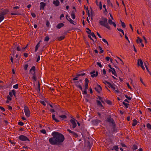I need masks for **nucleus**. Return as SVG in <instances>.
<instances>
[{
	"label": "nucleus",
	"mask_w": 151,
	"mask_h": 151,
	"mask_svg": "<svg viewBox=\"0 0 151 151\" xmlns=\"http://www.w3.org/2000/svg\"><path fill=\"white\" fill-rule=\"evenodd\" d=\"M40 102L41 103V104H43V105H44V106L46 105V104L44 101H41Z\"/></svg>",
	"instance_id": "56"
},
{
	"label": "nucleus",
	"mask_w": 151,
	"mask_h": 151,
	"mask_svg": "<svg viewBox=\"0 0 151 151\" xmlns=\"http://www.w3.org/2000/svg\"><path fill=\"white\" fill-rule=\"evenodd\" d=\"M12 91L13 93V94L14 95V96H15V97H16V91H15L14 90H12Z\"/></svg>",
	"instance_id": "41"
},
{
	"label": "nucleus",
	"mask_w": 151,
	"mask_h": 151,
	"mask_svg": "<svg viewBox=\"0 0 151 151\" xmlns=\"http://www.w3.org/2000/svg\"><path fill=\"white\" fill-rule=\"evenodd\" d=\"M17 50L18 51H20L21 50V49L20 48V47L19 46V45H18V46L17 47Z\"/></svg>",
	"instance_id": "59"
},
{
	"label": "nucleus",
	"mask_w": 151,
	"mask_h": 151,
	"mask_svg": "<svg viewBox=\"0 0 151 151\" xmlns=\"http://www.w3.org/2000/svg\"><path fill=\"white\" fill-rule=\"evenodd\" d=\"M19 138L20 140L22 141H29V140L28 137L22 135L19 136Z\"/></svg>",
	"instance_id": "6"
},
{
	"label": "nucleus",
	"mask_w": 151,
	"mask_h": 151,
	"mask_svg": "<svg viewBox=\"0 0 151 151\" xmlns=\"http://www.w3.org/2000/svg\"><path fill=\"white\" fill-rule=\"evenodd\" d=\"M82 80L81 79L79 81H76L74 82L75 85L78 88L80 89L82 91V88L81 85L80 84L79 82L82 83Z\"/></svg>",
	"instance_id": "4"
},
{
	"label": "nucleus",
	"mask_w": 151,
	"mask_h": 151,
	"mask_svg": "<svg viewBox=\"0 0 151 151\" xmlns=\"http://www.w3.org/2000/svg\"><path fill=\"white\" fill-rule=\"evenodd\" d=\"M137 146L136 145H133L132 149L133 150H136L137 149Z\"/></svg>",
	"instance_id": "32"
},
{
	"label": "nucleus",
	"mask_w": 151,
	"mask_h": 151,
	"mask_svg": "<svg viewBox=\"0 0 151 151\" xmlns=\"http://www.w3.org/2000/svg\"><path fill=\"white\" fill-rule=\"evenodd\" d=\"M49 40V38L48 36H46L45 39V41H48Z\"/></svg>",
	"instance_id": "37"
},
{
	"label": "nucleus",
	"mask_w": 151,
	"mask_h": 151,
	"mask_svg": "<svg viewBox=\"0 0 151 151\" xmlns=\"http://www.w3.org/2000/svg\"><path fill=\"white\" fill-rule=\"evenodd\" d=\"M64 26V24L63 23H60L58 24L57 26L56 27L58 29H60L62 27H63Z\"/></svg>",
	"instance_id": "17"
},
{
	"label": "nucleus",
	"mask_w": 151,
	"mask_h": 151,
	"mask_svg": "<svg viewBox=\"0 0 151 151\" xmlns=\"http://www.w3.org/2000/svg\"><path fill=\"white\" fill-rule=\"evenodd\" d=\"M67 131L69 132L70 135H72L73 137L76 138L77 137H78V135L76 134V133L75 132L71 131L69 129H68Z\"/></svg>",
	"instance_id": "8"
},
{
	"label": "nucleus",
	"mask_w": 151,
	"mask_h": 151,
	"mask_svg": "<svg viewBox=\"0 0 151 151\" xmlns=\"http://www.w3.org/2000/svg\"><path fill=\"white\" fill-rule=\"evenodd\" d=\"M28 54L27 53H24V56L25 57H26H26H28Z\"/></svg>",
	"instance_id": "63"
},
{
	"label": "nucleus",
	"mask_w": 151,
	"mask_h": 151,
	"mask_svg": "<svg viewBox=\"0 0 151 151\" xmlns=\"http://www.w3.org/2000/svg\"><path fill=\"white\" fill-rule=\"evenodd\" d=\"M78 74V76H83L85 75H86V74L85 73H81V74Z\"/></svg>",
	"instance_id": "47"
},
{
	"label": "nucleus",
	"mask_w": 151,
	"mask_h": 151,
	"mask_svg": "<svg viewBox=\"0 0 151 151\" xmlns=\"http://www.w3.org/2000/svg\"><path fill=\"white\" fill-rule=\"evenodd\" d=\"M99 7L100 9H101L102 8V5L101 4V2L100 1L99 2Z\"/></svg>",
	"instance_id": "43"
},
{
	"label": "nucleus",
	"mask_w": 151,
	"mask_h": 151,
	"mask_svg": "<svg viewBox=\"0 0 151 151\" xmlns=\"http://www.w3.org/2000/svg\"><path fill=\"white\" fill-rule=\"evenodd\" d=\"M65 38V36L64 35L58 38V40L59 41H61L63 39Z\"/></svg>",
	"instance_id": "25"
},
{
	"label": "nucleus",
	"mask_w": 151,
	"mask_h": 151,
	"mask_svg": "<svg viewBox=\"0 0 151 151\" xmlns=\"http://www.w3.org/2000/svg\"><path fill=\"white\" fill-rule=\"evenodd\" d=\"M71 16L73 19H75L76 16L74 12H72Z\"/></svg>",
	"instance_id": "22"
},
{
	"label": "nucleus",
	"mask_w": 151,
	"mask_h": 151,
	"mask_svg": "<svg viewBox=\"0 0 151 151\" xmlns=\"http://www.w3.org/2000/svg\"><path fill=\"white\" fill-rule=\"evenodd\" d=\"M24 111L26 116L28 117H29L30 116V113L28 108L26 106H24Z\"/></svg>",
	"instance_id": "5"
},
{
	"label": "nucleus",
	"mask_w": 151,
	"mask_h": 151,
	"mask_svg": "<svg viewBox=\"0 0 151 151\" xmlns=\"http://www.w3.org/2000/svg\"><path fill=\"white\" fill-rule=\"evenodd\" d=\"M107 121L108 122L111 123L114 126L115 125L114 120L112 118H111L110 116L107 118Z\"/></svg>",
	"instance_id": "9"
},
{
	"label": "nucleus",
	"mask_w": 151,
	"mask_h": 151,
	"mask_svg": "<svg viewBox=\"0 0 151 151\" xmlns=\"http://www.w3.org/2000/svg\"><path fill=\"white\" fill-rule=\"evenodd\" d=\"M29 74L32 75V79L33 81H36L37 79L36 77V72L35 70V67L33 66L29 70Z\"/></svg>",
	"instance_id": "3"
},
{
	"label": "nucleus",
	"mask_w": 151,
	"mask_h": 151,
	"mask_svg": "<svg viewBox=\"0 0 151 151\" xmlns=\"http://www.w3.org/2000/svg\"><path fill=\"white\" fill-rule=\"evenodd\" d=\"M5 14V13L4 12H1L0 14V16L1 17H3L4 18V16Z\"/></svg>",
	"instance_id": "38"
},
{
	"label": "nucleus",
	"mask_w": 151,
	"mask_h": 151,
	"mask_svg": "<svg viewBox=\"0 0 151 151\" xmlns=\"http://www.w3.org/2000/svg\"><path fill=\"white\" fill-rule=\"evenodd\" d=\"M137 122H137L136 119H134L133 121V123L132 124V126L134 127L137 124Z\"/></svg>",
	"instance_id": "19"
},
{
	"label": "nucleus",
	"mask_w": 151,
	"mask_h": 151,
	"mask_svg": "<svg viewBox=\"0 0 151 151\" xmlns=\"http://www.w3.org/2000/svg\"><path fill=\"white\" fill-rule=\"evenodd\" d=\"M145 67L146 68V69L147 70V71L148 72V73L150 74H151V73L149 71V70L148 68H147V66L146 65H145Z\"/></svg>",
	"instance_id": "54"
},
{
	"label": "nucleus",
	"mask_w": 151,
	"mask_h": 151,
	"mask_svg": "<svg viewBox=\"0 0 151 151\" xmlns=\"http://www.w3.org/2000/svg\"><path fill=\"white\" fill-rule=\"evenodd\" d=\"M108 86L109 87L111 88L113 85V84H111L110 83H108Z\"/></svg>",
	"instance_id": "52"
},
{
	"label": "nucleus",
	"mask_w": 151,
	"mask_h": 151,
	"mask_svg": "<svg viewBox=\"0 0 151 151\" xmlns=\"http://www.w3.org/2000/svg\"><path fill=\"white\" fill-rule=\"evenodd\" d=\"M95 89L98 93H100L102 90L101 87L100 85H98L96 87H95Z\"/></svg>",
	"instance_id": "12"
},
{
	"label": "nucleus",
	"mask_w": 151,
	"mask_h": 151,
	"mask_svg": "<svg viewBox=\"0 0 151 151\" xmlns=\"http://www.w3.org/2000/svg\"><path fill=\"white\" fill-rule=\"evenodd\" d=\"M4 19V17H1L0 16V22L2 21Z\"/></svg>",
	"instance_id": "62"
},
{
	"label": "nucleus",
	"mask_w": 151,
	"mask_h": 151,
	"mask_svg": "<svg viewBox=\"0 0 151 151\" xmlns=\"http://www.w3.org/2000/svg\"><path fill=\"white\" fill-rule=\"evenodd\" d=\"M45 6L46 4L45 3L43 2H41L40 3V9L44 10Z\"/></svg>",
	"instance_id": "11"
},
{
	"label": "nucleus",
	"mask_w": 151,
	"mask_h": 151,
	"mask_svg": "<svg viewBox=\"0 0 151 151\" xmlns=\"http://www.w3.org/2000/svg\"><path fill=\"white\" fill-rule=\"evenodd\" d=\"M41 41V40L37 44V45L36 46V48H38V47L40 46V42Z\"/></svg>",
	"instance_id": "44"
},
{
	"label": "nucleus",
	"mask_w": 151,
	"mask_h": 151,
	"mask_svg": "<svg viewBox=\"0 0 151 151\" xmlns=\"http://www.w3.org/2000/svg\"><path fill=\"white\" fill-rule=\"evenodd\" d=\"M103 83L105 84L106 85H108V83H109V82L107 81H104L103 82Z\"/></svg>",
	"instance_id": "61"
},
{
	"label": "nucleus",
	"mask_w": 151,
	"mask_h": 151,
	"mask_svg": "<svg viewBox=\"0 0 151 151\" xmlns=\"http://www.w3.org/2000/svg\"><path fill=\"white\" fill-rule=\"evenodd\" d=\"M52 117L53 119L55 122H58L59 121L57 119L55 118V115L54 114H52Z\"/></svg>",
	"instance_id": "18"
},
{
	"label": "nucleus",
	"mask_w": 151,
	"mask_h": 151,
	"mask_svg": "<svg viewBox=\"0 0 151 151\" xmlns=\"http://www.w3.org/2000/svg\"><path fill=\"white\" fill-rule=\"evenodd\" d=\"M18 124L20 126H23L24 125V123L22 122H18Z\"/></svg>",
	"instance_id": "46"
},
{
	"label": "nucleus",
	"mask_w": 151,
	"mask_h": 151,
	"mask_svg": "<svg viewBox=\"0 0 151 151\" xmlns=\"http://www.w3.org/2000/svg\"><path fill=\"white\" fill-rule=\"evenodd\" d=\"M18 84L14 85L13 86V88L15 89H17L18 88Z\"/></svg>",
	"instance_id": "42"
},
{
	"label": "nucleus",
	"mask_w": 151,
	"mask_h": 151,
	"mask_svg": "<svg viewBox=\"0 0 151 151\" xmlns=\"http://www.w3.org/2000/svg\"><path fill=\"white\" fill-rule=\"evenodd\" d=\"M0 109L3 111H5V109L2 107L0 106Z\"/></svg>",
	"instance_id": "60"
},
{
	"label": "nucleus",
	"mask_w": 151,
	"mask_h": 151,
	"mask_svg": "<svg viewBox=\"0 0 151 151\" xmlns=\"http://www.w3.org/2000/svg\"><path fill=\"white\" fill-rule=\"evenodd\" d=\"M98 72L96 71L95 74L94 73L93 74H91V77L92 78L96 77L98 76Z\"/></svg>",
	"instance_id": "21"
},
{
	"label": "nucleus",
	"mask_w": 151,
	"mask_h": 151,
	"mask_svg": "<svg viewBox=\"0 0 151 151\" xmlns=\"http://www.w3.org/2000/svg\"><path fill=\"white\" fill-rule=\"evenodd\" d=\"M31 15L33 18H35L36 16L35 14L34 13H31Z\"/></svg>",
	"instance_id": "49"
},
{
	"label": "nucleus",
	"mask_w": 151,
	"mask_h": 151,
	"mask_svg": "<svg viewBox=\"0 0 151 151\" xmlns=\"http://www.w3.org/2000/svg\"><path fill=\"white\" fill-rule=\"evenodd\" d=\"M108 23L110 25L113 24L115 27H116V24L114 22H113L110 19H109Z\"/></svg>",
	"instance_id": "13"
},
{
	"label": "nucleus",
	"mask_w": 151,
	"mask_h": 151,
	"mask_svg": "<svg viewBox=\"0 0 151 151\" xmlns=\"http://www.w3.org/2000/svg\"><path fill=\"white\" fill-rule=\"evenodd\" d=\"M53 3L56 6H58L59 5L60 3L58 0L54 1Z\"/></svg>",
	"instance_id": "16"
},
{
	"label": "nucleus",
	"mask_w": 151,
	"mask_h": 151,
	"mask_svg": "<svg viewBox=\"0 0 151 151\" xmlns=\"http://www.w3.org/2000/svg\"><path fill=\"white\" fill-rule=\"evenodd\" d=\"M106 102L107 103V104L109 105H111L112 104L111 102L109 100H106Z\"/></svg>",
	"instance_id": "40"
},
{
	"label": "nucleus",
	"mask_w": 151,
	"mask_h": 151,
	"mask_svg": "<svg viewBox=\"0 0 151 151\" xmlns=\"http://www.w3.org/2000/svg\"><path fill=\"white\" fill-rule=\"evenodd\" d=\"M123 104L124 105L125 107L127 108H128V106L129 105V104L127 103H126L124 102H123Z\"/></svg>",
	"instance_id": "34"
},
{
	"label": "nucleus",
	"mask_w": 151,
	"mask_h": 151,
	"mask_svg": "<svg viewBox=\"0 0 151 151\" xmlns=\"http://www.w3.org/2000/svg\"><path fill=\"white\" fill-rule=\"evenodd\" d=\"M99 23L101 26L104 27L109 30L111 29L110 27L108 22V20L106 18L102 17L99 20Z\"/></svg>",
	"instance_id": "2"
},
{
	"label": "nucleus",
	"mask_w": 151,
	"mask_h": 151,
	"mask_svg": "<svg viewBox=\"0 0 151 151\" xmlns=\"http://www.w3.org/2000/svg\"><path fill=\"white\" fill-rule=\"evenodd\" d=\"M13 93H12V91H10L9 92V95L11 97H12L13 95Z\"/></svg>",
	"instance_id": "55"
},
{
	"label": "nucleus",
	"mask_w": 151,
	"mask_h": 151,
	"mask_svg": "<svg viewBox=\"0 0 151 151\" xmlns=\"http://www.w3.org/2000/svg\"><path fill=\"white\" fill-rule=\"evenodd\" d=\"M106 60L107 61H109L110 59V58L109 57H106L105 58Z\"/></svg>",
	"instance_id": "64"
},
{
	"label": "nucleus",
	"mask_w": 151,
	"mask_h": 151,
	"mask_svg": "<svg viewBox=\"0 0 151 151\" xmlns=\"http://www.w3.org/2000/svg\"><path fill=\"white\" fill-rule=\"evenodd\" d=\"M85 86L86 88V89H88V85L89 82V81L88 78H86L85 80Z\"/></svg>",
	"instance_id": "14"
},
{
	"label": "nucleus",
	"mask_w": 151,
	"mask_h": 151,
	"mask_svg": "<svg viewBox=\"0 0 151 151\" xmlns=\"http://www.w3.org/2000/svg\"><path fill=\"white\" fill-rule=\"evenodd\" d=\"M121 25L122 27L124 28H125L126 27V25L125 23L124 22H122L121 21Z\"/></svg>",
	"instance_id": "29"
},
{
	"label": "nucleus",
	"mask_w": 151,
	"mask_h": 151,
	"mask_svg": "<svg viewBox=\"0 0 151 151\" xmlns=\"http://www.w3.org/2000/svg\"><path fill=\"white\" fill-rule=\"evenodd\" d=\"M79 77V76H78V74L76 75V77L73 78V80L74 81L78 80Z\"/></svg>",
	"instance_id": "23"
},
{
	"label": "nucleus",
	"mask_w": 151,
	"mask_h": 151,
	"mask_svg": "<svg viewBox=\"0 0 151 151\" xmlns=\"http://www.w3.org/2000/svg\"><path fill=\"white\" fill-rule=\"evenodd\" d=\"M97 64L101 68L102 67V65L99 62H97Z\"/></svg>",
	"instance_id": "48"
},
{
	"label": "nucleus",
	"mask_w": 151,
	"mask_h": 151,
	"mask_svg": "<svg viewBox=\"0 0 151 151\" xmlns=\"http://www.w3.org/2000/svg\"><path fill=\"white\" fill-rule=\"evenodd\" d=\"M75 120L74 119H71L70 120V122H71L73 125L72 127L73 129L75 128L76 126V124Z\"/></svg>",
	"instance_id": "10"
},
{
	"label": "nucleus",
	"mask_w": 151,
	"mask_h": 151,
	"mask_svg": "<svg viewBox=\"0 0 151 151\" xmlns=\"http://www.w3.org/2000/svg\"><path fill=\"white\" fill-rule=\"evenodd\" d=\"M86 29L88 30L86 31V32L88 34H90V33H91V30L88 28H87Z\"/></svg>",
	"instance_id": "31"
},
{
	"label": "nucleus",
	"mask_w": 151,
	"mask_h": 151,
	"mask_svg": "<svg viewBox=\"0 0 151 151\" xmlns=\"http://www.w3.org/2000/svg\"><path fill=\"white\" fill-rule=\"evenodd\" d=\"M137 43L140 42L141 43L142 42V40L139 37H138L137 39L136 40Z\"/></svg>",
	"instance_id": "26"
},
{
	"label": "nucleus",
	"mask_w": 151,
	"mask_h": 151,
	"mask_svg": "<svg viewBox=\"0 0 151 151\" xmlns=\"http://www.w3.org/2000/svg\"><path fill=\"white\" fill-rule=\"evenodd\" d=\"M53 137L49 139V142L52 145H60L64 141L65 138L62 134L54 132L52 133Z\"/></svg>",
	"instance_id": "1"
},
{
	"label": "nucleus",
	"mask_w": 151,
	"mask_h": 151,
	"mask_svg": "<svg viewBox=\"0 0 151 151\" xmlns=\"http://www.w3.org/2000/svg\"><path fill=\"white\" fill-rule=\"evenodd\" d=\"M46 25L47 26V27H48L49 26L50 23L48 21H47L46 22Z\"/></svg>",
	"instance_id": "57"
},
{
	"label": "nucleus",
	"mask_w": 151,
	"mask_h": 151,
	"mask_svg": "<svg viewBox=\"0 0 151 151\" xmlns=\"http://www.w3.org/2000/svg\"><path fill=\"white\" fill-rule=\"evenodd\" d=\"M147 127L150 129H151V125L150 124L148 123L147 124Z\"/></svg>",
	"instance_id": "33"
},
{
	"label": "nucleus",
	"mask_w": 151,
	"mask_h": 151,
	"mask_svg": "<svg viewBox=\"0 0 151 151\" xmlns=\"http://www.w3.org/2000/svg\"><path fill=\"white\" fill-rule=\"evenodd\" d=\"M113 148L116 151H118V150L119 149L118 147L117 146H114L113 147Z\"/></svg>",
	"instance_id": "28"
},
{
	"label": "nucleus",
	"mask_w": 151,
	"mask_h": 151,
	"mask_svg": "<svg viewBox=\"0 0 151 151\" xmlns=\"http://www.w3.org/2000/svg\"><path fill=\"white\" fill-rule=\"evenodd\" d=\"M87 89H86V87H85V90L83 92V94L86 95L87 94L86 90Z\"/></svg>",
	"instance_id": "50"
},
{
	"label": "nucleus",
	"mask_w": 151,
	"mask_h": 151,
	"mask_svg": "<svg viewBox=\"0 0 151 151\" xmlns=\"http://www.w3.org/2000/svg\"><path fill=\"white\" fill-rule=\"evenodd\" d=\"M64 17V15L63 14H62L60 16V19L61 20L62 19V18Z\"/></svg>",
	"instance_id": "58"
},
{
	"label": "nucleus",
	"mask_w": 151,
	"mask_h": 151,
	"mask_svg": "<svg viewBox=\"0 0 151 151\" xmlns=\"http://www.w3.org/2000/svg\"><path fill=\"white\" fill-rule=\"evenodd\" d=\"M90 34L91 35V36H92L93 37H94L96 39V37L93 32L91 33H90Z\"/></svg>",
	"instance_id": "39"
},
{
	"label": "nucleus",
	"mask_w": 151,
	"mask_h": 151,
	"mask_svg": "<svg viewBox=\"0 0 151 151\" xmlns=\"http://www.w3.org/2000/svg\"><path fill=\"white\" fill-rule=\"evenodd\" d=\"M40 131L41 132L43 133V134H45L46 133V131L45 129H42V130H41Z\"/></svg>",
	"instance_id": "36"
},
{
	"label": "nucleus",
	"mask_w": 151,
	"mask_h": 151,
	"mask_svg": "<svg viewBox=\"0 0 151 151\" xmlns=\"http://www.w3.org/2000/svg\"><path fill=\"white\" fill-rule=\"evenodd\" d=\"M112 70L111 71L112 73L115 76H116V72L114 68H113L112 69Z\"/></svg>",
	"instance_id": "24"
},
{
	"label": "nucleus",
	"mask_w": 151,
	"mask_h": 151,
	"mask_svg": "<svg viewBox=\"0 0 151 151\" xmlns=\"http://www.w3.org/2000/svg\"><path fill=\"white\" fill-rule=\"evenodd\" d=\"M139 63H140L141 67L142 68L143 70H144L145 69V68L143 66L142 60L141 59H139L137 60V64L138 66H140Z\"/></svg>",
	"instance_id": "7"
},
{
	"label": "nucleus",
	"mask_w": 151,
	"mask_h": 151,
	"mask_svg": "<svg viewBox=\"0 0 151 151\" xmlns=\"http://www.w3.org/2000/svg\"><path fill=\"white\" fill-rule=\"evenodd\" d=\"M96 102L97 105L99 106L100 107H101V109H104V107L103 106L101 102L100 101L97 100Z\"/></svg>",
	"instance_id": "15"
},
{
	"label": "nucleus",
	"mask_w": 151,
	"mask_h": 151,
	"mask_svg": "<svg viewBox=\"0 0 151 151\" xmlns=\"http://www.w3.org/2000/svg\"><path fill=\"white\" fill-rule=\"evenodd\" d=\"M116 86L115 85V84L114 83H113V85L112 86V87H111V88H112L114 90H115L116 89Z\"/></svg>",
	"instance_id": "35"
},
{
	"label": "nucleus",
	"mask_w": 151,
	"mask_h": 151,
	"mask_svg": "<svg viewBox=\"0 0 151 151\" xmlns=\"http://www.w3.org/2000/svg\"><path fill=\"white\" fill-rule=\"evenodd\" d=\"M102 41L106 44H107V45H109V43L107 40L105 39H102Z\"/></svg>",
	"instance_id": "30"
},
{
	"label": "nucleus",
	"mask_w": 151,
	"mask_h": 151,
	"mask_svg": "<svg viewBox=\"0 0 151 151\" xmlns=\"http://www.w3.org/2000/svg\"><path fill=\"white\" fill-rule=\"evenodd\" d=\"M125 97L127 99H128V100H130L131 99V97H130L128 96H127V95H125Z\"/></svg>",
	"instance_id": "51"
},
{
	"label": "nucleus",
	"mask_w": 151,
	"mask_h": 151,
	"mask_svg": "<svg viewBox=\"0 0 151 151\" xmlns=\"http://www.w3.org/2000/svg\"><path fill=\"white\" fill-rule=\"evenodd\" d=\"M59 117L62 119H65L67 118V116L65 115H62L59 116Z\"/></svg>",
	"instance_id": "27"
},
{
	"label": "nucleus",
	"mask_w": 151,
	"mask_h": 151,
	"mask_svg": "<svg viewBox=\"0 0 151 151\" xmlns=\"http://www.w3.org/2000/svg\"><path fill=\"white\" fill-rule=\"evenodd\" d=\"M28 67V64L25 65L24 67V68L25 69V70H26L27 69Z\"/></svg>",
	"instance_id": "45"
},
{
	"label": "nucleus",
	"mask_w": 151,
	"mask_h": 151,
	"mask_svg": "<svg viewBox=\"0 0 151 151\" xmlns=\"http://www.w3.org/2000/svg\"><path fill=\"white\" fill-rule=\"evenodd\" d=\"M107 3L108 5H110V4H111V3L110 1V0H106Z\"/></svg>",
	"instance_id": "53"
},
{
	"label": "nucleus",
	"mask_w": 151,
	"mask_h": 151,
	"mask_svg": "<svg viewBox=\"0 0 151 151\" xmlns=\"http://www.w3.org/2000/svg\"><path fill=\"white\" fill-rule=\"evenodd\" d=\"M69 20H68L70 23L73 24L75 25L76 24V23L73 21L70 18H69Z\"/></svg>",
	"instance_id": "20"
}]
</instances>
